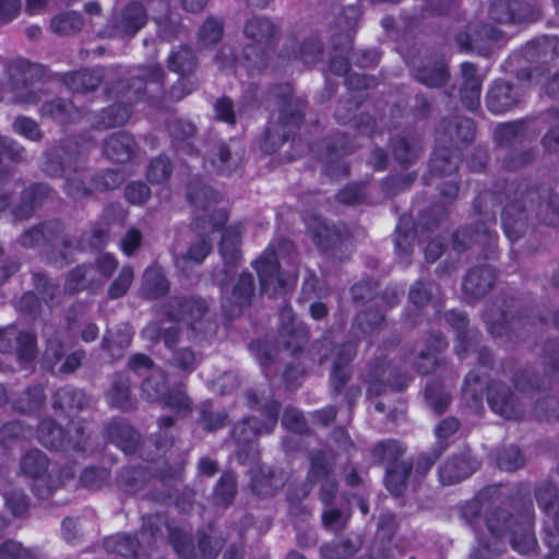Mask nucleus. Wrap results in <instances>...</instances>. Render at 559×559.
<instances>
[{
  "mask_svg": "<svg viewBox=\"0 0 559 559\" xmlns=\"http://www.w3.org/2000/svg\"><path fill=\"white\" fill-rule=\"evenodd\" d=\"M43 170L50 177L63 176L64 193L75 202L90 199L95 192L92 177L84 174L85 159L78 144L71 140L63 141L45 152Z\"/></svg>",
  "mask_w": 559,
  "mask_h": 559,
  "instance_id": "nucleus-1",
  "label": "nucleus"
},
{
  "mask_svg": "<svg viewBox=\"0 0 559 559\" xmlns=\"http://www.w3.org/2000/svg\"><path fill=\"white\" fill-rule=\"evenodd\" d=\"M498 203L504 204L503 193L483 191L474 200L475 213L484 218L473 227L461 228L453 235L452 246L457 252L472 249L485 259H492L497 251V234L490 229L496 224Z\"/></svg>",
  "mask_w": 559,
  "mask_h": 559,
  "instance_id": "nucleus-2",
  "label": "nucleus"
},
{
  "mask_svg": "<svg viewBox=\"0 0 559 559\" xmlns=\"http://www.w3.org/2000/svg\"><path fill=\"white\" fill-rule=\"evenodd\" d=\"M534 520V509L532 503H528L515 516L506 510L493 509L486 518V526L493 540L502 542L508 535L514 550L528 555L537 547L533 532Z\"/></svg>",
  "mask_w": 559,
  "mask_h": 559,
  "instance_id": "nucleus-3",
  "label": "nucleus"
},
{
  "mask_svg": "<svg viewBox=\"0 0 559 559\" xmlns=\"http://www.w3.org/2000/svg\"><path fill=\"white\" fill-rule=\"evenodd\" d=\"M536 193L533 183L526 181L506 186L501 222L506 236L513 242L523 238L532 227L530 213L535 204Z\"/></svg>",
  "mask_w": 559,
  "mask_h": 559,
  "instance_id": "nucleus-4",
  "label": "nucleus"
},
{
  "mask_svg": "<svg viewBox=\"0 0 559 559\" xmlns=\"http://www.w3.org/2000/svg\"><path fill=\"white\" fill-rule=\"evenodd\" d=\"M243 34L249 40L243 48L248 70H263L280 38L277 26L269 17L253 16L246 22Z\"/></svg>",
  "mask_w": 559,
  "mask_h": 559,
  "instance_id": "nucleus-5",
  "label": "nucleus"
},
{
  "mask_svg": "<svg viewBox=\"0 0 559 559\" xmlns=\"http://www.w3.org/2000/svg\"><path fill=\"white\" fill-rule=\"evenodd\" d=\"M236 269L226 273V267L214 273V281L221 289V305L225 316L239 317L251 302L255 295V281L251 273L242 272L236 281L231 275Z\"/></svg>",
  "mask_w": 559,
  "mask_h": 559,
  "instance_id": "nucleus-6",
  "label": "nucleus"
},
{
  "mask_svg": "<svg viewBox=\"0 0 559 559\" xmlns=\"http://www.w3.org/2000/svg\"><path fill=\"white\" fill-rule=\"evenodd\" d=\"M360 378L367 386L366 395L368 399L378 397L384 394L388 389L401 391L409 380L407 373L392 366L382 353L366 365Z\"/></svg>",
  "mask_w": 559,
  "mask_h": 559,
  "instance_id": "nucleus-7",
  "label": "nucleus"
},
{
  "mask_svg": "<svg viewBox=\"0 0 559 559\" xmlns=\"http://www.w3.org/2000/svg\"><path fill=\"white\" fill-rule=\"evenodd\" d=\"M228 219L225 210H214L211 213V222L204 216L193 217L190 228L195 234V238L191 240L187 251L176 257V263L193 262L201 264L212 251V241L210 235L219 230Z\"/></svg>",
  "mask_w": 559,
  "mask_h": 559,
  "instance_id": "nucleus-8",
  "label": "nucleus"
},
{
  "mask_svg": "<svg viewBox=\"0 0 559 559\" xmlns=\"http://www.w3.org/2000/svg\"><path fill=\"white\" fill-rule=\"evenodd\" d=\"M9 76L8 87L0 83V100L4 99L7 90L12 94L8 98L13 104H37L41 96L39 93L32 88L31 84L33 78L39 72L35 64L28 61L19 59L10 62L7 66Z\"/></svg>",
  "mask_w": 559,
  "mask_h": 559,
  "instance_id": "nucleus-9",
  "label": "nucleus"
},
{
  "mask_svg": "<svg viewBox=\"0 0 559 559\" xmlns=\"http://www.w3.org/2000/svg\"><path fill=\"white\" fill-rule=\"evenodd\" d=\"M484 320L495 336H502L508 332L521 335L522 331H530L536 322V319L528 316L526 311L503 309L498 301L485 311Z\"/></svg>",
  "mask_w": 559,
  "mask_h": 559,
  "instance_id": "nucleus-10",
  "label": "nucleus"
},
{
  "mask_svg": "<svg viewBox=\"0 0 559 559\" xmlns=\"http://www.w3.org/2000/svg\"><path fill=\"white\" fill-rule=\"evenodd\" d=\"M164 523L159 515H150L144 519L142 531L140 533L141 540L133 538L131 535L118 534L107 537L104 547L108 552L117 554L124 558H135L142 544L150 545L155 540L160 532V525Z\"/></svg>",
  "mask_w": 559,
  "mask_h": 559,
  "instance_id": "nucleus-11",
  "label": "nucleus"
},
{
  "mask_svg": "<svg viewBox=\"0 0 559 559\" xmlns=\"http://www.w3.org/2000/svg\"><path fill=\"white\" fill-rule=\"evenodd\" d=\"M487 402L492 412L506 419L520 420L525 415L524 401L500 381H491L488 385Z\"/></svg>",
  "mask_w": 559,
  "mask_h": 559,
  "instance_id": "nucleus-12",
  "label": "nucleus"
},
{
  "mask_svg": "<svg viewBox=\"0 0 559 559\" xmlns=\"http://www.w3.org/2000/svg\"><path fill=\"white\" fill-rule=\"evenodd\" d=\"M271 97L276 102L280 116L278 122L293 129L301 123L307 108V102L294 96L290 84L274 85L270 91Z\"/></svg>",
  "mask_w": 559,
  "mask_h": 559,
  "instance_id": "nucleus-13",
  "label": "nucleus"
},
{
  "mask_svg": "<svg viewBox=\"0 0 559 559\" xmlns=\"http://www.w3.org/2000/svg\"><path fill=\"white\" fill-rule=\"evenodd\" d=\"M207 312L209 305L206 300L198 296H175L171 297L166 305V316L169 320L183 322L192 330L195 329V324L199 323Z\"/></svg>",
  "mask_w": 559,
  "mask_h": 559,
  "instance_id": "nucleus-14",
  "label": "nucleus"
},
{
  "mask_svg": "<svg viewBox=\"0 0 559 559\" xmlns=\"http://www.w3.org/2000/svg\"><path fill=\"white\" fill-rule=\"evenodd\" d=\"M481 462L473 455L469 448L453 454L439 467L440 481L443 485H454L475 473Z\"/></svg>",
  "mask_w": 559,
  "mask_h": 559,
  "instance_id": "nucleus-15",
  "label": "nucleus"
},
{
  "mask_svg": "<svg viewBox=\"0 0 559 559\" xmlns=\"http://www.w3.org/2000/svg\"><path fill=\"white\" fill-rule=\"evenodd\" d=\"M272 431L273 430H266L264 421L259 420L254 416H250L237 423L231 430V436L238 448L239 460L245 462L250 457L253 459L257 454L253 443L261 435H269Z\"/></svg>",
  "mask_w": 559,
  "mask_h": 559,
  "instance_id": "nucleus-16",
  "label": "nucleus"
},
{
  "mask_svg": "<svg viewBox=\"0 0 559 559\" xmlns=\"http://www.w3.org/2000/svg\"><path fill=\"white\" fill-rule=\"evenodd\" d=\"M246 403L252 411H258L264 417L266 430H273L277 424L281 405L274 399L269 385L249 389L245 394Z\"/></svg>",
  "mask_w": 559,
  "mask_h": 559,
  "instance_id": "nucleus-17",
  "label": "nucleus"
},
{
  "mask_svg": "<svg viewBox=\"0 0 559 559\" xmlns=\"http://www.w3.org/2000/svg\"><path fill=\"white\" fill-rule=\"evenodd\" d=\"M242 155V150L233 148L224 141H216L206 150L205 163L212 167L213 173L229 176L240 167Z\"/></svg>",
  "mask_w": 559,
  "mask_h": 559,
  "instance_id": "nucleus-18",
  "label": "nucleus"
},
{
  "mask_svg": "<svg viewBox=\"0 0 559 559\" xmlns=\"http://www.w3.org/2000/svg\"><path fill=\"white\" fill-rule=\"evenodd\" d=\"M259 275L261 290L272 297L277 296L284 289V281L281 277L280 264L275 251L269 247L254 262Z\"/></svg>",
  "mask_w": 559,
  "mask_h": 559,
  "instance_id": "nucleus-19",
  "label": "nucleus"
},
{
  "mask_svg": "<svg viewBox=\"0 0 559 559\" xmlns=\"http://www.w3.org/2000/svg\"><path fill=\"white\" fill-rule=\"evenodd\" d=\"M474 136V122L466 117L443 119L437 129V142L440 145L456 147L461 143H469Z\"/></svg>",
  "mask_w": 559,
  "mask_h": 559,
  "instance_id": "nucleus-20",
  "label": "nucleus"
},
{
  "mask_svg": "<svg viewBox=\"0 0 559 559\" xmlns=\"http://www.w3.org/2000/svg\"><path fill=\"white\" fill-rule=\"evenodd\" d=\"M49 459L38 449L27 451L20 460V468L25 476L47 483V493L61 485L60 479L49 472Z\"/></svg>",
  "mask_w": 559,
  "mask_h": 559,
  "instance_id": "nucleus-21",
  "label": "nucleus"
},
{
  "mask_svg": "<svg viewBox=\"0 0 559 559\" xmlns=\"http://www.w3.org/2000/svg\"><path fill=\"white\" fill-rule=\"evenodd\" d=\"M496 272L485 264L471 269L463 278L462 288L466 298L479 299L486 296L496 283Z\"/></svg>",
  "mask_w": 559,
  "mask_h": 559,
  "instance_id": "nucleus-22",
  "label": "nucleus"
},
{
  "mask_svg": "<svg viewBox=\"0 0 559 559\" xmlns=\"http://www.w3.org/2000/svg\"><path fill=\"white\" fill-rule=\"evenodd\" d=\"M132 108L124 103H115L102 110L91 112L87 122L94 130L104 131L124 126L131 118Z\"/></svg>",
  "mask_w": 559,
  "mask_h": 559,
  "instance_id": "nucleus-23",
  "label": "nucleus"
},
{
  "mask_svg": "<svg viewBox=\"0 0 559 559\" xmlns=\"http://www.w3.org/2000/svg\"><path fill=\"white\" fill-rule=\"evenodd\" d=\"M187 198L193 207L194 217L204 216L207 222H211V213L214 210H222L216 206L218 201L217 193L210 186L203 183L199 179L190 181Z\"/></svg>",
  "mask_w": 559,
  "mask_h": 559,
  "instance_id": "nucleus-24",
  "label": "nucleus"
},
{
  "mask_svg": "<svg viewBox=\"0 0 559 559\" xmlns=\"http://www.w3.org/2000/svg\"><path fill=\"white\" fill-rule=\"evenodd\" d=\"M500 31L493 26L484 24L475 29L473 34L469 32H460L456 35V44L462 51H476L481 56H488L491 52L489 41H496L500 38Z\"/></svg>",
  "mask_w": 559,
  "mask_h": 559,
  "instance_id": "nucleus-25",
  "label": "nucleus"
},
{
  "mask_svg": "<svg viewBox=\"0 0 559 559\" xmlns=\"http://www.w3.org/2000/svg\"><path fill=\"white\" fill-rule=\"evenodd\" d=\"M52 189L45 183H35L21 192L20 202L12 210L17 221L29 218L43 203L52 195Z\"/></svg>",
  "mask_w": 559,
  "mask_h": 559,
  "instance_id": "nucleus-26",
  "label": "nucleus"
},
{
  "mask_svg": "<svg viewBox=\"0 0 559 559\" xmlns=\"http://www.w3.org/2000/svg\"><path fill=\"white\" fill-rule=\"evenodd\" d=\"M105 396L112 408L121 412H131L136 408L138 401L132 394L131 381L121 373L114 374Z\"/></svg>",
  "mask_w": 559,
  "mask_h": 559,
  "instance_id": "nucleus-27",
  "label": "nucleus"
},
{
  "mask_svg": "<svg viewBox=\"0 0 559 559\" xmlns=\"http://www.w3.org/2000/svg\"><path fill=\"white\" fill-rule=\"evenodd\" d=\"M138 151L133 136L127 132H116L103 142V154L114 163L124 164L132 159Z\"/></svg>",
  "mask_w": 559,
  "mask_h": 559,
  "instance_id": "nucleus-28",
  "label": "nucleus"
},
{
  "mask_svg": "<svg viewBox=\"0 0 559 559\" xmlns=\"http://www.w3.org/2000/svg\"><path fill=\"white\" fill-rule=\"evenodd\" d=\"M103 433L124 453H133L138 449L140 435L124 420L111 418L104 425Z\"/></svg>",
  "mask_w": 559,
  "mask_h": 559,
  "instance_id": "nucleus-29",
  "label": "nucleus"
},
{
  "mask_svg": "<svg viewBox=\"0 0 559 559\" xmlns=\"http://www.w3.org/2000/svg\"><path fill=\"white\" fill-rule=\"evenodd\" d=\"M533 190L536 191L535 204L533 210L536 218L548 226L559 225V194L550 189L533 185Z\"/></svg>",
  "mask_w": 559,
  "mask_h": 559,
  "instance_id": "nucleus-30",
  "label": "nucleus"
},
{
  "mask_svg": "<svg viewBox=\"0 0 559 559\" xmlns=\"http://www.w3.org/2000/svg\"><path fill=\"white\" fill-rule=\"evenodd\" d=\"M520 103V94L509 82L496 81L486 96V104L490 111L501 114L510 110Z\"/></svg>",
  "mask_w": 559,
  "mask_h": 559,
  "instance_id": "nucleus-31",
  "label": "nucleus"
},
{
  "mask_svg": "<svg viewBox=\"0 0 559 559\" xmlns=\"http://www.w3.org/2000/svg\"><path fill=\"white\" fill-rule=\"evenodd\" d=\"M524 58L532 63L548 64L559 57V37L543 36L526 44Z\"/></svg>",
  "mask_w": 559,
  "mask_h": 559,
  "instance_id": "nucleus-32",
  "label": "nucleus"
},
{
  "mask_svg": "<svg viewBox=\"0 0 559 559\" xmlns=\"http://www.w3.org/2000/svg\"><path fill=\"white\" fill-rule=\"evenodd\" d=\"M241 225H230L224 229L222 240L219 243V252L224 260V267L226 273L233 269H237L241 260Z\"/></svg>",
  "mask_w": 559,
  "mask_h": 559,
  "instance_id": "nucleus-33",
  "label": "nucleus"
},
{
  "mask_svg": "<svg viewBox=\"0 0 559 559\" xmlns=\"http://www.w3.org/2000/svg\"><path fill=\"white\" fill-rule=\"evenodd\" d=\"M105 91L109 98L128 104L132 108V105L144 95V83L142 78L119 79L108 84Z\"/></svg>",
  "mask_w": 559,
  "mask_h": 559,
  "instance_id": "nucleus-34",
  "label": "nucleus"
},
{
  "mask_svg": "<svg viewBox=\"0 0 559 559\" xmlns=\"http://www.w3.org/2000/svg\"><path fill=\"white\" fill-rule=\"evenodd\" d=\"M146 20L145 9L139 3H130L114 16L112 27L120 35L133 36L145 25Z\"/></svg>",
  "mask_w": 559,
  "mask_h": 559,
  "instance_id": "nucleus-35",
  "label": "nucleus"
},
{
  "mask_svg": "<svg viewBox=\"0 0 559 559\" xmlns=\"http://www.w3.org/2000/svg\"><path fill=\"white\" fill-rule=\"evenodd\" d=\"M312 239L318 248L323 251L335 249L342 245L347 237V230L345 227H337L329 225L326 222L316 219L312 225L309 226Z\"/></svg>",
  "mask_w": 559,
  "mask_h": 559,
  "instance_id": "nucleus-36",
  "label": "nucleus"
},
{
  "mask_svg": "<svg viewBox=\"0 0 559 559\" xmlns=\"http://www.w3.org/2000/svg\"><path fill=\"white\" fill-rule=\"evenodd\" d=\"M170 289V284L165 271L159 265L148 266L142 274L140 294L148 300L158 299Z\"/></svg>",
  "mask_w": 559,
  "mask_h": 559,
  "instance_id": "nucleus-37",
  "label": "nucleus"
},
{
  "mask_svg": "<svg viewBox=\"0 0 559 559\" xmlns=\"http://www.w3.org/2000/svg\"><path fill=\"white\" fill-rule=\"evenodd\" d=\"M461 72L463 78L461 100L468 110H475L479 105L481 79L477 75L476 67L471 62L462 63Z\"/></svg>",
  "mask_w": 559,
  "mask_h": 559,
  "instance_id": "nucleus-38",
  "label": "nucleus"
},
{
  "mask_svg": "<svg viewBox=\"0 0 559 559\" xmlns=\"http://www.w3.org/2000/svg\"><path fill=\"white\" fill-rule=\"evenodd\" d=\"M462 162L459 150L440 145L433 154L429 163V171L432 177H447L453 175Z\"/></svg>",
  "mask_w": 559,
  "mask_h": 559,
  "instance_id": "nucleus-39",
  "label": "nucleus"
},
{
  "mask_svg": "<svg viewBox=\"0 0 559 559\" xmlns=\"http://www.w3.org/2000/svg\"><path fill=\"white\" fill-rule=\"evenodd\" d=\"M103 79L104 74L100 69H84L64 74L62 81L73 93L86 94L97 90Z\"/></svg>",
  "mask_w": 559,
  "mask_h": 559,
  "instance_id": "nucleus-40",
  "label": "nucleus"
},
{
  "mask_svg": "<svg viewBox=\"0 0 559 559\" xmlns=\"http://www.w3.org/2000/svg\"><path fill=\"white\" fill-rule=\"evenodd\" d=\"M90 400L84 391L73 388L63 386L52 395V407L62 413H78L88 406Z\"/></svg>",
  "mask_w": 559,
  "mask_h": 559,
  "instance_id": "nucleus-41",
  "label": "nucleus"
},
{
  "mask_svg": "<svg viewBox=\"0 0 559 559\" xmlns=\"http://www.w3.org/2000/svg\"><path fill=\"white\" fill-rule=\"evenodd\" d=\"M168 132L177 150L188 155L197 153L198 150L192 143V139L197 133V127L192 122L174 118L168 122Z\"/></svg>",
  "mask_w": 559,
  "mask_h": 559,
  "instance_id": "nucleus-42",
  "label": "nucleus"
},
{
  "mask_svg": "<svg viewBox=\"0 0 559 559\" xmlns=\"http://www.w3.org/2000/svg\"><path fill=\"white\" fill-rule=\"evenodd\" d=\"M40 115L55 119L60 123H72L82 118L81 109L72 102L63 98H55L44 103L40 108Z\"/></svg>",
  "mask_w": 559,
  "mask_h": 559,
  "instance_id": "nucleus-43",
  "label": "nucleus"
},
{
  "mask_svg": "<svg viewBox=\"0 0 559 559\" xmlns=\"http://www.w3.org/2000/svg\"><path fill=\"white\" fill-rule=\"evenodd\" d=\"M406 452V447L396 439L381 440L373 445L371 449V456L376 464L385 465L390 467L392 465L400 464L404 461L402 457Z\"/></svg>",
  "mask_w": 559,
  "mask_h": 559,
  "instance_id": "nucleus-44",
  "label": "nucleus"
},
{
  "mask_svg": "<svg viewBox=\"0 0 559 559\" xmlns=\"http://www.w3.org/2000/svg\"><path fill=\"white\" fill-rule=\"evenodd\" d=\"M445 321L456 331V337L459 346L456 347V354L461 355V348L464 352L469 350L474 345L477 344V340L480 336L478 331L467 329V319L462 312L450 310L444 314Z\"/></svg>",
  "mask_w": 559,
  "mask_h": 559,
  "instance_id": "nucleus-45",
  "label": "nucleus"
},
{
  "mask_svg": "<svg viewBox=\"0 0 559 559\" xmlns=\"http://www.w3.org/2000/svg\"><path fill=\"white\" fill-rule=\"evenodd\" d=\"M413 75L416 81L431 88L444 86L450 79L448 67L443 61H429L415 69Z\"/></svg>",
  "mask_w": 559,
  "mask_h": 559,
  "instance_id": "nucleus-46",
  "label": "nucleus"
},
{
  "mask_svg": "<svg viewBox=\"0 0 559 559\" xmlns=\"http://www.w3.org/2000/svg\"><path fill=\"white\" fill-rule=\"evenodd\" d=\"M100 282L96 276V270L93 264H82L71 270L67 276L64 290L69 294H75L81 290L99 286Z\"/></svg>",
  "mask_w": 559,
  "mask_h": 559,
  "instance_id": "nucleus-47",
  "label": "nucleus"
},
{
  "mask_svg": "<svg viewBox=\"0 0 559 559\" xmlns=\"http://www.w3.org/2000/svg\"><path fill=\"white\" fill-rule=\"evenodd\" d=\"M532 120H516L502 123L495 131V140L499 145H509L520 139L527 138L531 133L536 135L537 130H531Z\"/></svg>",
  "mask_w": 559,
  "mask_h": 559,
  "instance_id": "nucleus-48",
  "label": "nucleus"
},
{
  "mask_svg": "<svg viewBox=\"0 0 559 559\" xmlns=\"http://www.w3.org/2000/svg\"><path fill=\"white\" fill-rule=\"evenodd\" d=\"M488 389L487 382L478 373L469 372L462 388V402L467 408L477 411L483 406L484 391Z\"/></svg>",
  "mask_w": 559,
  "mask_h": 559,
  "instance_id": "nucleus-49",
  "label": "nucleus"
},
{
  "mask_svg": "<svg viewBox=\"0 0 559 559\" xmlns=\"http://www.w3.org/2000/svg\"><path fill=\"white\" fill-rule=\"evenodd\" d=\"M39 442L50 449L68 450L69 440L66 430L52 419L43 420L37 429Z\"/></svg>",
  "mask_w": 559,
  "mask_h": 559,
  "instance_id": "nucleus-50",
  "label": "nucleus"
},
{
  "mask_svg": "<svg viewBox=\"0 0 559 559\" xmlns=\"http://www.w3.org/2000/svg\"><path fill=\"white\" fill-rule=\"evenodd\" d=\"M309 469L307 480L309 483H318L333 476L334 461L324 451L313 450L308 454Z\"/></svg>",
  "mask_w": 559,
  "mask_h": 559,
  "instance_id": "nucleus-51",
  "label": "nucleus"
},
{
  "mask_svg": "<svg viewBox=\"0 0 559 559\" xmlns=\"http://www.w3.org/2000/svg\"><path fill=\"white\" fill-rule=\"evenodd\" d=\"M202 360V355L189 346L174 348L170 357L167 359L169 368L178 373L187 376L193 372Z\"/></svg>",
  "mask_w": 559,
  "mask_h": 559,
  "instance_id": "nucleus-52",
  "label": "nucleus"
},
{
  "mask_svg": "<svg viewBox=\"0 0 559 559\" xmlns=\"http://www.w3.org/2000/svg\"><path fill=\"white\" fill-rule=\"evenodd\" d=\"M413 471L412 461H401L397 465L386 467L384 484L386 489L394 496L403 495L407 487V480Z\"/></svg>",
  "mask_w": 559,
  "mask_h": 559,
  "instance_id": "nucleus-53",
  "label": "nucleus"
},
{
  "mask_svg": "<svg viewBox=\"0 0 559 559\" xmlns=\"http://www.w3.org/2000/svg\"><path fill=\"white\" fill-rule=\"evenodd\" d=\"M133 329L130 324H121L116 330L107 331L103 337L102 348L111 356H120L132 341Z\"/></svg>",
  "mask_w": 559,
  "mask_h": 559,
  "instance_id": "nucleus-54",
  "label": "nucleus"
},
{
  "mask_svg": "<svg viewBox=\"0 0 559 559\" xmlns=\"http://www.w3.org/2000/svg\"><path fill=\"white\" fill-rule=\"evenodd\" d=\"M376 309L369 308L359 312L352 325V333L356 337L365 336L371 333L383 320L384 310L380 302L374 304Z\"/></svg>",
  "mask_w": 559,
  "mask_h": 559,
  "instance_id": "nucleus-55",
  "label": "nucleus"
},
{
  "mask_svg": "<svg viewBox=\"0 0 559 559\" xmlns=\"http://www.w3.org/2000/svg\"><path fill=\"white\" fill-rule=\"evenodd\" d=\"M197 64V57L193 50L187 46H180L177 50H174L167 59L168 69L178 73L180 76H190L195 70Z\"/></svg>",
  "mask_w": 559,
  "mask_h": 559,
  "instance_id": "nucleus-56",
  "label": "nucleus"
},
{
  "mask_svg": "<svg viewBox=\"0 0 559 559\" xmlns=\"http://www.w3.org/2000/svg\"><path fill=\"white\" fill-rule=\"evenodd\" d=\"M420 153V145L415 138L399 136L392 142V155L402 166L413 164Z\"/></svg>",
  "mask_w": 559,
  "mask_h": 559,
  "instance_id": "nucleus-57",
  "label": "nucleus"
},
{
  "mask_svg": "<svg viewBox=\"0 0 559 559\" xmlns=\"http://www.w3.org/2000/svg\"><path fill=\"white\" fill-rule=\"evenodd\" d=\"M14 349L20 362L28 364L36 360L38 356L37 336L31 331H19L14 338Z\"/></svg>",
  "mask_w": 559,
  "mask_h": 559,
  "instance_id": "nucleus-58",
  "label": "nucleus"
},
{
  "mask_svg": "<svg viewBox=\"0 0 559 559\" xmlns=\"http://www.w3.org/2000/svg\"><path fill=\"white\" fill-rule=\"evenodd\" d=\"M158 431L153 433L150 443L155 447L152 459L155 456H162L165 454L174 444V435L171 428L174 426V418L169 416L160 417L157 421Z\"/></svg>",
  "mask_w": 559,
  "mask_h": 559,
  "instance_id": "nucleus-59",
  "label": "nucleus"
},
{
  "mask_svg": "<svg viewBox=\"0 0 559 559\" xmlns=\"http://www.w3.org/2000/svg\"><path fill=\"white\" fill-rule=\"evenodd\" d=\"M289 135L290 129L278 121L272 122L261 138L260 147L264 153L273 154L287 141Z\"/></svg>",
  "mask_w": 559,
  "mask_h": 559,
  "instance_id": "nucleus-60",
  "label": "nucleus"
},
{
  "mask_svg": "<svg viewBox=\"0 0 559 559\" xmlns=\"http://www.w3.org/2000/svg\"><path fill=\"white\" fill-rule=\"evenodd\" d=\"M142 395L150 402H163L167 394V378L162 371H155L144 379L141 386Z\"/></svg>",
  "mask_w": 559,
  "mask_h": 559,
  "instance_id": "nucleus-61",
  "label": "nucleus"
},
{
  "mask_svg": "<svg viewBox=\"0 0 559 559\" xmlns=\"http://www.w3.org/2000/svg\"><path fill=\"white\" fill-rule=\"evenodd\" d=\"M425 399L429 407L437 414L444 413L452 402L451 394L442 383L437 381L427 384Z\"/></svg>",
  "mask_w": 559,
  "mask_h": 559,
  "instance_id": "nucleus-62",
  "label": "nucleus"
},
{
  "mask_svg": "<svg viewBox=\"0 0 559 559\" xmlns=\"http://www.w3.org/2000/svg\"><path fill=\"white\" fill-rule=\"evenodd\" d=\"M84 26V20L78 12H66L55 16L50 22V28L58 35H72Z\"/></svg>",
  "mask_w": 559,
  "mask_h": 559,
  "instance_id": "nucleus-63",
  "label": "nucleus"
},
{
  "mask_svg": "<svg viewBox=\"0 0 559 559\" xmlns=\"http://www.w3.org/2000/svg\"><path fill=\"white\" fill-rule=\"evenodd\" d=\"M359 548V542L344 539L341 542L325 543L321 546L320 552L325 559H348L353 557Z\"/></svg>",
  "mask_w": 559,
  "mask_h": 559,
  "instance_id": "nucleus-64",
  "label": "nucleus"
}]
</instances>
